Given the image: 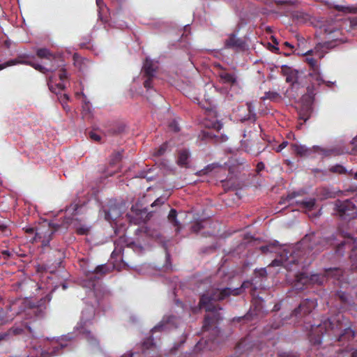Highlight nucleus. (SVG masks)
<instances>
[{"mask_svg":"<svg viewBox=\"0 0 357 357\" xmlns=\"http://www.w3.org/2000/svg\"><path fill=\"white\" fill-rule=\"evenodd\" d=\"M245 287V283L243 282L241 287L231 289L225 287L223 289H213L210 292L204 294L200 297L199 305L200 308H204L208 312H211V314H207L204 317V324L202 328L204 331H209L213 326L214 332H219L218 328L215 326V324L222 319L219 310H222L218 305H214L213 301H220L225 299L231 295L239 296Z\"/></svg>","mask_w":357,"mask_h":357,"instance_id":"1","label":"nucleus"},{"mask_svg":"<svg viewBox=\"0 0 357 357\" xmlns=\"http://www.w3.org/2000/svg\"><path fill=\"white\" fill-rule=\"evenodd\" d=\"M343 319L342 315H337L317 326H312L309 335L310 342L314 345L321 344L324 334L334 336L340 342L352 340L355 336L354 331L348 324L343 323Z\"/></svg>","mask_w":357,"mask_h":357,"instance_id":"2","label":"nucleus"},{"mask_svg":"<svg viewBox=\"0 0 357 357\" xmlns=\"http://www.w3.org/2000/svg\"><path fill=\"white\" fill-rule=\"evenodd\" d=\"M343 29L347 31L357 29V17L345 19L342 22L328 20L323 22L319 26V32L326 40L323 47L328 48L331 43L336 44L337 41L344 42L342 37Z\"/></svg>","mask_w":357,"mask_h":357,"instance_id":"3","label":"nucleus"},{"mask_svg":"<svg viewBox=\"0 0 357 357\" xmlns=\"http://www.w3.org/2000/svg\"><path fill=\"white\" fill-rule=\"evenodd\" d=\"M343 275V271L339 268H331L325 270L324 274H312L308 275L305 273H299L295 275L294 287L302 289L307 284H323L324 282L329 278H335L337 280Z\"/></svg>","mask_w":357,"mask_h":357,"instance_id":"4","label":"nucleus"},{"mask_svg":"<svg viewBox=\"0 0 357 357\" xmlns=\"http://www.w3.org/2000/svg\"><path fill=\"white\" fill-rule=\"evenodd\" d=\"M52 294H48L39 301L34 302L24 299L22 302V307L26 316L36 319H42L45 316L47 303L52 300Z\"/></svg>","mask_w":357,"mask_h":357,"instance_id":"5","label":"nucleus"},{"mask_svg":"<svg viewBox=\"0 0 357 357\" xmlns=\"http://www.w3.org/2000/svg\"><path fill=\"white\" fill-rule=\"evenodd\" d=\"M33 59L34 56L29 54H18L15 59H10L3 63H0V70L11 66L22 64L30 66L36 70H38L43 74H46L47 72L54 71L57 68V65L54 64H52L50 68H46L42 65L34 63L32 61Z\"/></svg>","mask_w":357,"mask_h":357,"instance_id":"6","label":"nucleus"},{"mask_svg":"<svg viewBox=\"0 0 357 357\" xmlns=\"http://www.w3.org/2000/svg\"><path fill=\"white\" fill-rule=\"evenodd\" d=\"M60 225L51 222H44L36 228L35 236L31 239V243H41L42 247L49 245L53 235L58 231Z\"/></svg>","mask_w":357,"mask_h":357,"instance_id":"7","label":"nucleus"},{"mask_svg":"<svg viewBox=\"0 0 357 357\" xmlns=\"http://www.w3.org/2000/svg\"><path fill=\"white\" fill-rule=\"evenodd\" d=\"M300 245L303 249L314 251L316 253L321 252L326 248L328 241L326 238L312 233L306 234L300 241Z\"/></svg>","mask_w":357,"mask_h":357,"instance_id":"8","label":"nucleus"},{"mask_svg":"<svg viewBox=\"0 0 357 357\" xmlns=\"http://www.w3.org/2000/svg\"><path fill=\"white\" fill-rule=\"evenodd\" d=\"M278 253L279 258L272 261L273 266H282L287 270L291 271L293 267L299 263L298 259L294 255L295 252L289 248H283Z\"/></svg>","mask_w":357,"mask_h":357,"instance_id":"9","label":"nucleus"},{"mask_svg":"<svg viewBox=\"0 0 357 357\" xmlns=\"http://www.w3.org/2000/svg\"><path fill=\"white\" fill-rule=\"evenodd\" d=\"M324 43H324H319L313 50H310L306 53L307 57L305 58V61L310 66V72L320 70V65L318 63V59L320 60L324 57V53L320 52V50L322 49H327V47H323ZM337 44L331 43V45L328 47V49L333 48Z\"/></svg>","mask_w":357,"mask_h":357,"instance_id":"10","label":"nucleus"},{"mask_svg":"<svg viewBox=\"0 0 357 357\" xmlns=\"http://www.w3.org/2000/svg\"><path fill=\"white\" fill-rule=\"evenodd\" d=\"M324 43H324H319L313 50H310L306 53L307 57L305 58V61L310 66V72L320 70V65L318 63V59L320 60L324 57V53L320 52V50L322 49H327V47H323ZM337 44L331 43V45L328 47V49L333 48Z\"/></svg>","mask_w":357,"mask_h":357,"instance_id":"11","label":"nucleus"},{"mask_svg":"<svg viewBox=\"0 0 357 357\" xmlns=\"http://www.w3.org/2000/svg\"><path fill=\"white\" fill-rule=\"evenodd\" d=\"M335 211L342 219L354 218L357 215V208L351 199L336 200Z\"/></svg>","mask_w":357,"mask_h":357,"instance_id":"12","label":"nucleus"},{"mask_svg":"<svg viewBox=\"0 0 357 357\" xmlns=\"http://www.w3.org/2000/svg\"><path fill=\"white\" fill-rule=\"evenodd\" d=\"M45 347H48L47 350L33 347L30 351V357H52L59 354L60 351L63 348V344L54 340L47 342Z\"/></svg>","mask_w":357,"mask_h":357,"instance_id":"13","label":"nucleus"},{"mask_svg":"<svg viewBox=\"0 0 357 357\" xmlns=\"http://www.w3.org/2000/svg\"><path fill=\"white\" fill-rule=\"evenodd\" d=\"M38 327L36 322H24L20 326H13L8 331L9 337L10 335H18L29 334L31 337H36L38 334Z\"/></svg>","mask_w":357,"mask_h":357,"instance_id":"14","label":"nucleus"},{"mask_svg":"<svg viewBox=\"0 0 357 357\" xmlns=\"http://www.w3.org/2000/svg\"><path fill=\"white\" fill-rule=\"evenodd\" d=\"M143 75L146 77L144 82V86L147 89L152 88V80L155 77L157 67L155 66L152 60L146 59L143 65Z\"/></svg>","mask_w":357,"mask_h":357,"instance_id":"15","label":"nucleus"},{"mask_svg":"<svg viewBox=\"0 0 357 357\" xmlns=\"http://www.w3.org/2000/svg\"><path fill=\"white\" fill-rule=\"evenodd\" d=\"M316 305L317 303L314 300L305 299L300 303L299 306L292 312L291 316L301 317L307 315L312 312Z\"/></svg>","mask_w":357,"mask_h":357,"instance_id":"16","label":"nucleus"},{"mask_svg":"<svg viewBox=\"0 0 357 357\" xmlns=\"http://www.w3.org/2000/svg\"><path fill=\"white\" fill-rule=\"evenodd\" d=\"M246 43L241 38H238L236 34L231 33L225 40V48L231 49L236 52L243 51L245 50Z\"/></svg>","mask_w":357,"mask_h":357,"instance_id":"17","label":"nucleus"},{"mask_svg":"<svg viewBox=\"0 0 357 357\" xmlns=\"http://www.w3.org/2000/svg\"><path fill=\"white\" fill-rule=\"evenodd\" d=\"M123 206L110 202L107 207L104 208L105 218L109 222L116 220L123 213Z\"/></svg>","mask_w":357,"mask_h":357,"instance_id":"18","label":"nucleus"},{"mask_svg":"<svg viewBox=\"0 0 357 357\" xmlns=\"http://www.w3.org/2000/svg\"><path fill=\"white\" fill-rule=\"evenodd\" d=\"M309 77L311 85L307 87V92L309 97L313 98L315 95L316 86H319L325 83V82L321 76L320 70L310 72Z\"/></svg>","mask_w":357,"mask_h":357,"instance_id":"19","label":"nucleus"},{"mask_svg":"<svg viewBox=\"0 0 357 357\" xmlns=\"http://www.w3.org/2000/svg\"><path fill=\"white\" fill-rule=\"evenodd\" d=\"M282 73L286 77V82L292 85L298 83L299 72L297 70L293 69L287 66H282Z\"/></svg>","mask_w":357,"mask_h":357,"instance_id":"20","label":"nucleus"},{"mask_svg":"<svg viewBox=\"0 0 357 357\" xmlns=\"http://www.w3.org/2000/svg\"><path fill=\"white\" fill-rule=\"evenodd\" d=\"M222 83L234 86L237 82V77L234 73H230L222 69L218 73Z\"/></svg>","mask_w":357,"mask_h":357,"instance_id":"21","label":"nucleus"},{"mask_svg":"<svg viewBox=\"0 0 357 357\" xmlns=\"http://www.w3.org/2000/svg\"><path fill=\"white\" fill-rule=\"evenodd\" d=\"M312 112L313 107L312 102L303 104L298 112L299 119L306 122L311 116Z\"/></svg>","mask_w":357,"mask_h":357,"instance_id":"22","label":"nucleus"},{"mask_svg":"<svg viewBox=\"0 0 357 357\" xmlns=\"http://www.w3.org/2000/svg\"><path fill=\"white\" fill-rule=\"evenodd\" d=\"M190 153L187 149L178 151L177 164L181 167H188L189 163Z\"/></svg>","mask_w":357,"mask_h":357,"instance_id":"23","label":"nucleus"},{"mask_svg":"<svg viewBox=\"0 0 357 357\" xmlns=\"http://www.w3.org/2000/svg\"><path fill=\"white\" fill-rule=\"evenodd\" d=\"M316 151L320 153L323 157H329L331 155H340L343 153V151L338 148L324 149L317 147Z\"/></svg>","mask_w":357,"mask_h":357,"instance_id":"24","label":"nucleus"},{"mask_svg":"<svg viewBox=\"0 0 357 357\" xmlns=\"http://www.w3.org/2000/svg\"><path fill=\"white\" fill-rule=\"evenodd\" d=\"M317 196L321 199L334 198L335 197V192L327 187H322L317 190Z\"/></svg>","mask_w":357,"mask_h":357,"instance_id":"25","label":"nucleus"},{"mask_svg":"<svg viewBox=\"0 0 357 357\" xmlns=\"http://www.w3.org/2000/svg\"><path fill=\"white\" fill-rule=\"evenodd\" d=\"M168 220L171 222L174 227H176V232H178L181 229V224L177 220V211L174 208H172L168 215Z\"/></svg>","mask_w":357,"mask_h":357,"instance_id":"26","label":"nucleus"},{"mask_svg":"<svg viewBox=\"0 0 357 357\" xmlns=\"http://www.w3.org/2000/svg\"><path fill=\"white\" fill-rule=\"evenodd\" d=\"M263 303L264 300L261 298H255L253 299L251 310L254 311L255 315H258L263 312Z\"/></svg>","mask_w":357,"mask_h":357,"instance_id":"27","label":"nucleus"},{"mask_svg":"<svg viewBox=\"0 0 357 357\" xmlns=\"http://www.w3.org/2000/svg\"><path fill=\"white\" fill-rule=\"evenodd\" d=\"M251 349L248 338L241 340L236 347V352L242 354Z\"/></svg>","mask_w":357,"mask_h":357,"instance_id":"28","label":"nucleus"},{"mask_svg":"<svg viewBox=\"0 0 357 357\" xmlns=\"http://www.w3.org/2000/svg\"><path fill=\"white\" fill-rule=\"evenodd\" d=\"M36 55L40 59H46L50 61L55 60V56L46 48H40L36 51Z\"/></svg>","mask_w":357,"mask_h":357,"instance_id":"29","label":"nucleus"},{"mask_svg":"<svg viewBox=\"0 0 357 357\" xmlns=\"http://www.w3.org/2000/svg\"><path fill=\"white\" fill-rule=\"evenodd\" d=\"M292 151L299 156H305L308 154L309 150L303 145H298L296 144H292L291 145Z\"/></svg>","mask_w":357,"mask_h":357,"instance_id":"30","label":"nucleus"},{"mask_svg":"<svg viewBox=\"0 0 357 357\" xmlns=\"http://www.w3.org/2000/svg\"><path fill=\"white\" fill-rule=\"evenodd\" d=\"M340 351L337 357H357V349H354L349 345L344 349Z\"/></svg>","mask_w":357,"mask_h":357,"instance_id":"31","label":"nucleus"},{"mask_svg":"<svg viewBox=\"0 0 357 357\" xmlns=\"http://www.w3.org/2000/svg\"><path fill=\"white\" fill-rule=\"evenodd\" d=\"M125 126L123 124H116L106 131V135L109 136L117 135L124 132Z\"/></svg>","mask_w":357,"mask_h":357,"instance_id":"32","label":"nucleus"},{"mask_svg":"<svg viewBox=\"0 0 357 357\" xmlns=\"http://www.w3.org/2000/svg\"><path fill=\"white\" fill-rule=\"evenodd\" d=\"M335 9L344 13H357V6L336 5Z\"/></svg>","mask_w":357,"mask_h":357,"instance_id":"33","label":"nucleus"},{"mask_svg":"<svg viewBox=\"0 0 357 357\" xmlns=\"http://www.w3.org/2000/svg\"><path fill=\"white\" fill-rule=\"evenodd\" d=\"M278 242H275L273 243H271L266 245H262L260 247V250L262 253L266 254L268 252H277L278 249Z\"/></svg>","mask_w":357,"mask_h":357,"instance_id":"34","label":"nucleus"},{"mask_svg":"<svg viewBox=\"0 0 357 357\" xmlns=\"http://www.w3.org/2000/svg\"><path fill=\"white\" fill-rule=\"evenodd\" d=\"M316 200L314 198H310L307 199L303 200L300 202V205L301 208H305L307 211H311L313 209L315 205Z\"/></svg>","mask_w":357,"mask_h":357,"instance_id":"35","label":"nucleus"},{"mask_svg":"<svg viewBox=\"0 0 357 357\" xmlns=\"http://www.w3.org/2000/svg\"><path fill=\"white\" fill-rule=\"evenodd\" d=\"M311 172L314 175V176L319 178L321 180H324L326 177L328 176V170L327 169L314 168L311 169Z\"/></svg>","mask_w":357,"mask_h":357,"instance_id":"36","label":"nucleus"},{"mask_svg":"<svg viewBox=\"0 0 357 357\" xmlns=\"http://www.w3.org/2000/svg\"><path fill=\"white\" fill-rule=\"evenodd\" d=\"M168 143L165 142L162 145H160L158 149L154 151V156H162L163 155L168 149Z\"/></svg>","mask_w":357,"mask_h":357,"instance_id":"37","label":"nucleus"},{"mask_svg":"<svg viewBox=\"0 0 357 357\" xmlns=\"http://www.w3.org/2000/svg\"><path fill=\"white\" fill-rule=\"evenodd\" d=\"M346 169L341 165L337 164L334 166H332L328 169V173H334V174H344L346 173Z\"/></svg>","mask_w":357,"mask_h":357,"instance_id":"38","label":"nucleus"},{"mask_svg":"<svg viewBox=\"0 0 357 357\" xmlns=\"http://www.w3.org/2000/svg\"><path fill=\"white\" fill-rule=\"evenodd\" d=\"M85 337L86 338L89 343L93 346H98L99 341L90 331H86Z\"/></svg>","mask_w":357,"mask_h":357,"instance_id":"39","label":"nucleus"},{"mask_svg":"<svg viewBox=\"0 0 357 357\" xmlns=\"http://www.w3.org/2000/svg\"><path fill=\"white\" fill-rule=\"evenodd\" d=\"M351 264V268L357 270V248H354L349 256Z\"/></svg>","mask_w":357,"mask_h":357,"instance_id":"40","label":"nucleus"},{"mask_svg":"<svg viewBox=\"0 0 357 357\" xmlns=\"http://www.w3.org/2000/svg\"><path fill=\"white\" fill-rule=\"evenodd\" d=\"M280 98V94L278 92L268 91L265 93L264 96L262 98L263 100L268 99L271 100H276Z\"/></svg>","mask_w":357,"mask_h":357,"instance_id":"41","label":"nucleus"},{"mask_svg":"<svg viewBox=\"0 0 357 357\" xmlns=\"http://www.w3.org/2000/svg\"><path fill=\"white\" fill-rule=\"evenodd\" d=\"M109 272V268L105 264L99 265L96 266L93 271V273L100 274V275H105Z\"/></svg>","mask_w":357,"mask_h":357,"instance_id":"42","label":"nucleus"},{"mask_svg":"<svg viewBox=\"0 0 357 357\" xmlns=\"http://www.w3.org/2000/svg\"><path fill=\"white\" fill-rule=\"evenodd\" d=\"M11 319L8 316V310L0 308V322L1 324H6L9 322Z\"/></svg>","mask_w":357,"mask_h":357,"instance_id":"43","label":"nucleus"},{"mask_svg":"<svg viewBox=\"0 0 357 357\" xmlns=\"http://www.w3.org/2000/svg\"><path fill=\"white\" fill-rule=\"evenodd\" d=\"M202 135V139H213L217 137V135L213 133L212 130H203Z\"/></svg>","mask_w":357,"mask_h":357,"instance_id":"44","label":"nucleus"},{"mask_svg":"<svg viewBox=\"0 0 357 357\" xmlns=\"http://www.w3.org/2000/svg\"><path fill=\"white\" fill-rule=\"evenodd\" d=\"M96 4L99 8V11H98L99 12V18L102 21L107 22V17H105L101 13V10H102L103 7H105V6L103 3L102 0H96Z\"/></svg>","mask_w":357,"mask_h":357,"instance_id":"45","label":"nucleus"},{"mask_svg":"<svg viewBox=\"0 0 357 357\" xmlns=\"http://www.w3.org/2000/svg\"><path fill=\"white\" fill-rule=\"evenodd\" d=\"M65 87L66 86L63 83H58L56 84L54 86H53L52 84H49L50 89L54 93H57L56 89H58L59 91H63L65 89Z\"/></svg>","mask_w":357,"mask_h":357,"instance_id":"46","label":"nucleus"},{"mask_svg":"<svg viewBox=\"0 0 357 357\" xmlns=\"http://www.w3.org/2000/svg\"><path fill=\"white\" fill-rule=\"evenodd\" d=\"M89 232V227L82 225L76 228V233L79 235H86Z\"/></svg>","mask_w":357,"mask_h":357,"instance_id":"47","label":"nucleus"},{"mask_svg":"<svg viewBox=\"0 0 357 357\" xmlns=\"http://www.w3.org/2000/svg\"><path fill=\"white\" fill-rule=\"evenodd\" d=\"M203 228H204V226L202 225V222L197 221V222H195L192 225L191 229H192V231H193L195 233H197L199 231H201Z\"/></svg>","mask_w":357,"mask_h":357,"instance_id":"48","label":"nucleus"},{"mask_svg":"<svg viewBox=\"0 0 357 357\" xmlns=\"http://www.w3.org/2000/svg\"><path fill=\"white\" fill-rule=\"evenodd\" d=\"M68 96L67 94H63L62 96H61V102H62L63 108L66 111L68 112L70 110V107L67 105L66 101L68 100Z\"/></svg>","mask_w":357,"mask_h":357,"instance_id":"49","label":"nucleus"},{"mask_svg":"<svg viewBox=\"0 0 357 357\" xmlns=\"http://www.w3.org/2000/svg\"><path fill=\"white\" fill-rule=\"evenodd\" d=\"M128 219L131 223H133L134 225H140L142 222H144L141 217H133L131 215H128Z\"/></svg>","mask_w":357,"mask_h":357,"instance_id":"50","label":"nucleus"},{"mask_svg":"<svg viewBox=\"0 0 357 357\" xmlns=\"http://www.w3.org/2000/svg\"><path fill=\"white\" fill-rule=\"evenodd\" d=\"M337 296L342 303H346L348 302V295L345 292L337 291Z\"/></svg>","mask_w":357,"mask_h":357,"instance_id":"51","label":"nucleus"},{"mask_svg":"<svg viewBox=\"0 0 357 357\" xmlns=\"http://www.w3.org/2000/svg\"><path fill=\"white\" fill-rule=\"evenodd\" d=\"M121 158H122V155H121V153H119V152L115 153L113 155V158L112 159L111 163L114 164L116 162H119L121 160Z\"/></svg>","mask_w":357,"mask_h":357,"instance_id":"52","label":"nucleus"},{"mask_svg":"<svg viewBox=\"0 0 357 357\" xmlns=\"http://www.w3.org/2000/svg\"><path fill=\"white\" fill-rule=\"evenodd\" d=\"M59 79L61 81H63V80H64V79L68 78V74H67V72H66V69L61 68L59 70Z\"/></svg>","mask_w":357,"mask_h":357,"instance_id":"53","label":"nucleus"},{"mask_svg":"<svg viewBox=\"0 0 357 357\" xmlns=\"http://www.w3.org/2000/svg\"><path fill=\"white\" fill-rule=\"evenodd\" d=\"M165 199L162 197H159L156 199L153 204H151V206L153 207L155 206H161L165 203Z\"/></svg>","mask_w":357,"mask_h":357,"instance_id":"54","label":"nucleus"},{"mask_svg":"<svg viewBox=\"0 0 357 357\" xmlns=\"http://www.w3.org/2000/svg\"><path fill=\"white\" fill-rule=\"evenodd\" d=\"M169 126L174 132H178L180 130L178 123L175 121H172Z\"/></svg>","mask_w":357,"mask_h":357,"instance_id":"55","label":"nucleus"},{"mask_svg":"<svg viewBox=\"0 0 357 357\" xmlns=\"http://www.w3.org/2000/svg\"><path fill=\"white\" fill-rule=\"evenodd\" d=\"M89 137L93 140V141H96V142H100V139H101V137L99 135L93 132H89Z\"/></svg>","mask_w":357,"mask_h":357,"instance_id":"56","label":"nucleus"},{"mask_svg":"<svg viewBox=\"0 0 357 357\" xmlns=\"http://www.w3.org/2000/svg\"><path fill=\"white\" fill-rule=\"evenodd\" d=\"M165 324H164L162 323H160L159 324H158L157 326L153 327V329L151 330V331H152V333H155L157 331H162L163 330V328H165Z\"/></svg>","mask_w":357,"mask_h":357,"instance_id":"57","label":"nucleus"},{"mask_svg":"<svg viewBox=\"0 0 357 357\" xmlns=\"http://www.w3.org/2000/svg\"><path fill=\"white\" fill-rule=\"evenodd\" d=\"M23 230L27 234L35 236L36 228H33V227H25V228H23Z\"/></svg>","mask_w":357,"mask_h":357,"instance_id":"58","label":"nucleus"},{"mask_svg":"<svg viewBox=\"0 0 357 357\" xmlns=\"http://www.w3.org/2000/svg\"><path fill=\"white\" fill-rule=\"evenodd\" d=\"M9 338V333H8V331L5 333H0V342L1 341H7Z\"/></svg>","mask_w":357,"mask_h":357,"instance_id":"59","label":"nucleus"},{"mask_svg":"<svg viewBox=\"0 0 357 357\" xmlns=\"http://www.w3.org/2000/svg\"><path fill=\"white\" fill-rule=\"evenodd\" d=\"M288 145V142L287 141H284L283 142H282L276 149H275V151L276 152H280L282 149H284V148L287 147V146Z\"/></svg>","mask_w":357,"mask_h":357,"instance_id":"60","label":"nucleus"},{"mask_svg":"<svg viewBox=\"0 0 357 357\" xmlns=\"http://www.w3.org/2000/svg\"><path fill=\"white\" fill-rule=\"evenodd\" d=\"M278 5H288L291 6L293 4V2L291 0H280L276 2Z\"/></svg>","mask_w":357,"mask_h":357,"instance_id":"61","label":"nucleus"},{"mask_svg":"<svg viewBox=\"0 0 357 357\" xmlns=\"http://www.w3.org/2000/svg\"><path fill=\"white\" fill-rule=\"evenodd\" d=\"M264 167H265V165H264V162H258L257 165V167H256L257 172L259 173L260 172L264 170Z\"/></svg>","mask_w":357,"mask_h":357,"instance_id":"62","label":"nucleus"},{"mask_svg":"<svg viewBox=\"0 0 357 357\" xmlns=\"http://www.w3.org/2000/svg\"><path fill=\"white\" fill-rule=\"evenodd\" d=\"M1 254L4 258H8L11 256V253L8 250H3Z\"/></svg>","mask_w":357,"mask_h":357,"instance_id":"63","label":"nucleus"},{"mask_svg":"<svg viewBox=\"0 0 357 357\" xmlns=\"http://www.w3.org/2000/svg\"><path fill=\"white\" fill-rule=\"evenodd\" d=\"M213 128L216 130V132H219V130L222 128V125L217 122L213 124Z\"/></svg>","mask_w":357,"mask_h":357,"instance_id":"64","label":"nucleus"}]
</instances>
